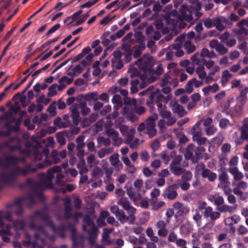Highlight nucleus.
<instances>
[{"label": "nucleus", "mask_w": 248, "mask_h": 248, "mask_svg": "<svg viewBox=\"0 0 248 248\" xmlns=\"http://www.w3.org/2000/svg\"><path fill=\"white\" fill-rule=\"evenodd\" d=\"M21 153L27 156H31L35 161H39L43 160L44 162L37 163L33 165L31 163L27 164L23 167L17 165L19 161L25 162L24 158H19L15 155H6L3 160L0 157L4 165L0 164V166L9 168V171L6 173H0V188L3 183H9L15 180L19 176H26L30 173L36 172L38 170H41L47 167L52 164H56L61 160L59 153L54 150L51 153L52 161L48 159L49 151L48 148H43L40 145L36 144L31 145L27 144L25 149L21 151Z\"/></svg>", "instance_id": "nucleus-1"}, {"label": "nucleus", "mask_w": 248, "mask_h": 248, "mask_svg": "<svg viewBox=\"0 0 248 248\" xmlns=\"http://www.w3.org/2000/svg\"><path fill=\"white\" fill-rule=\"evenodd\" d=\"M29 220L31 222L30 227L32 229L37 228V232L34 235V241H31V236L28 233L25 234V239L22 242V245L27 248H43V245L45 243L43 236L48 237V234L45 229L41 226H37L35 222L41 220L46 223L47 225L52 230L53 232L62 238L65 237V231L69 230L72 233L71 239L73 241L72 248H83L84 246V241L86 237L81 234L77 233L74 225L70 223H62L56 227L50 219L48 215L47 207L45 206L42 209L36 211L29 217Z\"/></svg>", "instance_id": "nucleus-2"}, {"label": "nucleus", "mask_w": 248, "mask_h": 248, "mask_svg": "<svg viewBox=\"0 0 248 248\" xmlns=\"http://www.w3.org/2000/svg\"><path fill=\"white\" fill-rule=\"evenodd\" d=\"M68 163H63L61 166H55L48 169L46 173L41 172L38 174L39 181L32 179L27 180L28 185L34 186L38 190L42 188L53 189L57 193H65L72 191L75 186L72 184H66L63 180L64 175L62 172V168L66 169L68 167Z\"/></svg>", "instance_id": "nucleus-3"}, {"label": "nucleus", "mask_w": 248, "mask_h": 248, "mask_svg": "<svg viewBox=\"0 0 248 248\" xmlns=\"http://www.w3.org/2000/svg\"><path fill=\"white\" fill-rule=\"evenodd\" d=\"M24 185L26 187L30 189V193L17 198L13 203L8 204L7 206L8 208H11L14 215L17 217H20L23 215L25 205L29 208H31L35 203L36 199H43L42 188H39L38 190L34 186L28 185L27 181Z\"/></svg>", "instance_id": "nucleus-4"}, {"label": "nucleus", "mask_w": 248, "mask_h": 248, "mask_svg": "<svg viewBox=\"0 0 248 248\" xmlns=\"http://www.w3.org/2000/svg\"><path fill=\"white\" fill-rule=\"evenodd\" d=\"M19 122L17 121H16V126L10 125L9 122L5 123L2 127V130H0V137H7L10 135L12 131H19ZM22 142V140L17 137L11 138L8 140L0 144V150L6 147L11 151L18 150L21 153V151L23 150V149L21 148Z\"/></svg>", "instance_id": "nucleus-5"}, {"label": "nucleus", "mask_w": 248, "mask_h": 248, "mask_svg": "<svg viewBox=\"0 0 248 248\" xmlns=\"http://www.w3.org/2000/svg\"><path fill=\"white\" fill-rule=\"evenodd\" d=\"M63 201L64 202V213L63 216H58L57 217L58 219L73 218L77 221L78 218L83 216V214L80 212L74 213L73 210L71 207V200L69 197H67L63 198Z\"/></svg>", "instance_id": "nucleus-6"}, {"label": "nucleus", "mask_w": 248, "mask_h": 248, "mask_svg": "<svg viewBox=\"0 0 248 248\" xmlns=\"http://www.w3.org/2000/svg\"><path fill=\"white\" fill-rule=\"evenodd\" d=\"M172 97L171 94H169L164 96L162 94L155 92H153L149 96V100L147 101V105L152 108V105L158 103H162L164 106L170 100Z\"/></svg>", "instance_id": "nucleus-7"}, {"label": "nucleus", "mask_w": 248, "mask_h": 248, "mask_svg": "<svg viewBox=\"0 0 248 248\" xmlns=\"http://www.w3.org/2000/svg\"><path fill=\"white\" fill-rule=\"evenodd\" d=\"M152 57L149 55H144L135 62V65L138 66L140 72L146 73L153 66Z\"/></svg>", "instance_id": "nucleus-8"}, {"label": "nucleus", "mask_w": 248, "mask_h": 248, "mask_svg": "<svg viewBox=\"0 0 248 248\" xmlns=\"http://www.w3.org/2000/svg\"><path fill=\"white\" fill-rule=\"evenodd\" d=\"M157 119L158 115L154 113L146 120L147 134L150 138L154 137L156 134L155 121Z\"/></svg>", "instance_id": "nucleus-9"}, {"label": "nucleus", "mask_w": 248, "mask_h": 248, "mask_svg": "<svg viewBox=\"0 0 248 248\" xmlns=\"http://www.w3.org/2000/svg\"><path fill=\"white\" fill-rule=\"evenodd\" d=\"M20 109V107H19L16 102L13 106L11 108L10 112L4 114L0 118V121L2 120H5V123L7 122L10 123V125H11L12 123H14L15 125H16V121H17L19 122V125H20V122L14 118L12 115V112L14 113L18 112Z\"/></svg>", "instance_id": "nucleus-10"}, {"label": "nucleus", "mask_w": 248, "mask_h": 248, "mask_svg": "<svg viewBox=\"0 0 248 248\" xmlns=\"http://www.w3.org/2000/svg\"><path fill=\"white\" fill-rule=\"evenodd\" d=\"M220 173L218 175L219 183L217 184L218 187H225L229 186L230 182L229 180V176L226 171V168L222 167L217 170Z\"/></svg>", "instance_id": "nucleus-11"}, {"label": "nucleus", "mask_w": 248, "mask_h": 248, "mask_svg": "<svg viewBox=\"0 0 248 248\" xmlns=\"http://www.w3.org/2000/svg\"><path fill=\"white\" fill-rule=\"evenodd\" d=\"M178 186L175 184L171 185L166 187L163 191L162 196L169 200H173L178 196L177 189Z\"/></svg>", "instance_id": "nucleus-12"}, {"label": "nucleus", "mask_w": 248, "mask_h": 248, "mask_svg": "<svg viewBox=\"0 0 248 248\" xmlns=\"http://www.w3.org/2000/svg\"><path fill=\"white\" fill-rule=\"evenodd\" d=\"M232 23L227 17L221 16L214 19V25L216 29L221 31H223L227 26L231 25Z\"/></svg>", "instance_id": "nucleus-13"}, {"label": "nucleus", "mask_w": 248, "mask_h": 248, "mask_svg": "<svg viewBox=\"0 0 248 248\" xmlns=\"http://www.w3.org/2000/svg\"><path fill=\"white\" fill-rule=\"evenodd\" d=\"M122 55L120 50H116L113 52L111 64L112 66L116 69H120L123 67V62L121 59Z\"/></svg>", "instance_id": "nucleus-14"}, {"label": "nucleus", "mask_w": 248, "mask_h": 248, "mask_svg": "<svg viewBox=\"0 0 248 248\" xmlns=\"http://www.w3.org/2000/svg\"><path fill=\"white\" fill-rule=\"evenodd\" d=\"M203 215L204 218H209L212 221H213L218 219L221 214L219 211H213L212 207L208 206L204 210Z\"/></svg>", "instance_id": "nucleus-15"}, {"label": "nucleus", "mask_w": 248, "mask_h": 248, "mask_svg": "<svg viewBox=\"0 0 248 248\" xmlns=\"http://www.w3.org/2000/svg\"><path fill=\"white\" fill-rule=\"evenodd\" d=\"M237 26L239 28L236 31L237 35L244 36L248 34V19L241 20Z\"/></svg>", "instance_id": "nucleus-16"}, {"label": "nucleus", "mask_w": 248, "mask_h": 248, "mask_svg": "<svg viewBox=\"0 0 248 248\" xmlns=\"http://www.w3.org/2000/svg\"><path fill=\"white\" fill-rule=\"evenodd\" d=\"M13 215L12 211H0V227L2 228L4 226L6 227V224L5 223V220L12 223L14 220L12 218Z\"/></svg>", "instance_id": "nucleus-17"}, {"label": "nucleus", "mask_w": 248, "mask_h": 248, "mask_svg": "<svg viewBox=\"0 0 248 248\" xmlns=\"http://www.w3.org/2000/svg\"><path fill=\"white\" fill-rule=\"evenodd\" d=\"M106 133L112 139V140L113 141V145L119 146L122 143V139L119 137L118 132L113 129H109L107 130Z\"/></svg>", "instance_id": "nucleus-18"}, {"label": "nucleus", "mask_w": 248, "mask_h": 248, "mask_svg": "<svg viewBox=\"0 0 248 248\" xmlns=\"http://www.w3.org/2000/svg\"><path fill=\"white\" fill-rule=\"evenodd\" d=\"M133 110L131 105H127L123 108L121 113L123 115L126 116L127 118L131 122H135L139 119V117L133 114Z\"/></svg>", "instance_id": "nucleus-19"}, {"label": "nucleus", "mask_w": 248, "mask_h": 248, "mask_svg": "<svg viewBox=\"0 0 248 248\" xmlns=\"http://www.w3.org/2000/svg\"><path fill=\"white\" fill-rule=\"evenodd\" d=\"M11 229V225L10 224H7L5 229L0 227V236L4 242L8 243L10 242V239L9 236L12 235Z\"/></svg>", "instance_id": "nucleus-20"}, {"label": "nucleus", "mask_w": 248, "mask_h": 248, "mask_svg": "<svg viewBox=\"0 0 248 248\" xmlns=\"http://www.w3.org/2000/svg\"><path fill=\"white\" fill-rule=\"evenodd\" d=\"M173 113H177L179 116L183 117L186 114V111L183 106H181L175 100L171 101L170 103Z\"/></svg>", "instance_id": "nucleus-21"}, {"label": "nucleus", "mask_w": 248, "mask_h": 248, "mask_svg": "<svg viewBox=\"0 0 248 248\" xmlns=\"http://www.w3.org/2000/svg\"><path fill=\"white\" fill-rule=\"evenodd\" d=\"M124 103L125 104H127L128 105H131L132 106V108L133 107V106L134 109L133 111L139 115H142L145 111V109L144 107L142 106L137 107L136 106V100L135 99H133L131 100L129 98H125L124 99Z\"/></svg>", "instance_id": "nucleus-22"}, {"label": "nucleus", "mask_w": 248, "mask_h": 248, "mask_svg": "<svg viewBox=\"0 0 248 248\" xmlns=\"http://www.w3.org/2000/svg\"><path fill=\"white\" fill-rule=\"evenodd\" d=\"M228 170L233 177V181L232 182V186H234L235 181L241 180L244 177L243 173L239 171L237 167H231Z\"/></svg>", "instance_id": "nucleus-23"}, {"label": "nucleus", "mask_w": 248, "mask_h": 248, "mask_svg": "<svg viewBox=\"0 0 248 248\" xmlns=\"http://www.w3.org/2000/svg\"><path fill=\"white\" fill-rule=\"evenodd\" d=\"M119 155L115 153L112 154L109 158V160L111 165L116 170H119L123 168V164L119 160Z\"/></svg>", "instance_id": "nucleus-24"}, {"label": "nucleus", "mask_w": 248, "mask_h": 248, "mask_svg": "<svg viewBox=\"0 0 248 248\" xmlns=\"http://www.w3.org/2000/svg\"><path fill=\"white\" fill-rule=\"evenodd\" d=\"M209 72L207 74V78L204 80V83L208 84L213 81H215L213 76L216 73L219 72L220 71V67L218 65H215L212 68L209 69Z\"/></svg>", "instance_id": "nucleus-25"}, {"label": "nucleus", "mask_w": 248, "mask_h": 248, "mask_svg": "<svg viewBox=\"0 0 248 248\" xmlns=\"http://www.w3.org/2000/svg\"><path fill=\"white\" fill-rule=\"evenodd\" d=\"M193 228V225L190 222L187 221L180 226L179 233L182 236L187 235L192 232Z\"/></svg>", "instance_id": "nucleus-26"}, {"label": "nucleus", "mask_w": 248, "mask_h": 248, "mask_svg": "<svg viewBox=\"0 0 248 248\" xmlns=\"http://www.w3.org/2000/svg\"><path fill=\"white\" fill-rule=\"evenodd\" d=\"M208 200L217 206H220L224 204V200L222 196L218 194L214 195H209L207 197Z\"/></svg>", "instance_id": "nucleus-27"}, {"label": "nucleus", "mask_w": 248, "mask_h": 248, "mask_svg": "<svg viewBox=\"0 0 248 248\" xmlns=\"http://www.w3.org/2000/svg\"><path fill=\"white\" fill-rule=\"evenodd\" d=\"M202 121H199L192 127L191 130V133L193 136V140L197 138L201 137L202 135V129L200 127Z\"/></svg>", "instance_id": "nucleus-28"}, {"label": "nucleus", "mask_w": 248, "mask_h": 248, "mask_svg": "<svg viewBox=\"0 0 248 248\" xmlns=\"http://www.w3.org/2000/svg\"><path fill=\"white\" fill-rule=\"evenodd\" d=\"M114 229L112 228H105L103 229V232L102 234V241L105 245L108 246L111 244V241L109 240V234L111 233Z\"/></svg>", "instance_id": "nucleus-29"}, {"label": "nucleus", "mask_w": 248, "mask_h": 248, "mask_svg": "<svg viewBox=\"0 0 248 248\" xmlns=\"http://www.w3.org/2000/svg\"><path fill=\"white\" fill-rule=\"evenodd\" d=\"M156 106L159 115L163 118H168L171 116V113L170 111L166 109V106L165 105L163 106L162 103H158Z\"/></svg>", "instance_id": "nucleus-30"}, {"label": "nucleus", "mask_w": 248, "mask_h": 248, "mask_svg": "<svg viewBox=\"0 0 248 248\" xmlns=\"http://www.w3.org/2000/svg\"><path fill=\"white\" fill-rule=\"evenodd\" d=\"M125 210L127 211L128 216H127L128 223L129 224H133L136 219L135 214H136V209L133 206H130Z\"/></svg>", "instance_id": "nucleus-31"}, {"label": "nucleus", "mask_w": 248, "mask_h": 248, "mask_svg": "<svg viewBox=\"0 0 248 248\" xmlns=\"http://www.w3.org/2000/svg\"><path fill=\"white\" fill-rule=\"evenodd\" d=\"M11 228L13 227L14 229L17 231L23 230L26 225V222L24 219H16L14 220L12 222Z\"/></svg>", "instance_id": "nucleus-32"}, {"label": "nucleus", "mask_w": 248, "mask_h": 248, "mask_svg": "<svg viewBox=\"0 0 248 248\" xmlns=\"http://www.w3.org/2000/svg\"><path fill=\"white\" fill-rule=\"evenodd\" d=\"M219 87L218 84L214 83L212 85H208L202 89V91L204 95H207L209 93H215L218 91Z\"/></svg>", "instance_id": "nucleus-33"}, {"label": "nucleus", "mask_w": 248, "mask_h": 248, "mask_svg": "<svg viewBox=\"0 0 248 248\" xmlns=\"http://www.w3.org/2000/svg\"><path fill=\"white\" fill-rule=\"evenodd\" d=\"M69 132L64 130L62 132L57 133L56 137L58 142L61 145H63L66 143V139L68 136Z\"/></svg>", "instance_id": "nucleus-34"}, {"label": "nucleus", "mask_w": 248, "mask_h": 248, "mask_svg": "<svg viewBox=\"0 0 248 248\" xmlns=\"http://www.w3.org/2000/svg\"><path fill=\"white\" fill-rule=\"evenodd\" d=\"M202 176L203 178H206L209 182L214 181L217 178L216 173L211 171L209 169H206L202 172Z\"/></svg>", "instance_id": "nucleus-35"}, {"label": "nucleus", "mask_w": 248, "mask_h": 248, "mask_svg": "<svg viewBox=\"0 0 248 248\" xmlns=\"http://www.w3.org/2000/svg\"><path fill=\"white\" fill-rule=\"evenodd\" d=\"M170 168L171 172L175 176H179L185 171V169L181 167V165L170 164Z\"/></svg>", "instance_id": "nucleus-36"}, {"label": "nucleus", "mask_w": 248, "mask_h": 248, "mask_svg": "<svg viewBox=\"0 0 248 248\" xmlns=\"http://www.w3.org/2000/svg\"><path fill=\"white\" fill-rule=\"evenodd\" d=\"M232 77V74L228 70L223 71L220 79V82L222 85L223 87L226 86Z\"/></svg>", "instance_id": "nucleus-37"}, {"label": "nucleus", "mask_w": 248, "mask_h": 248, "mask_svg": "<svg viewBox=\"0 0 248 248\" xmlns=\"http://www.w3.org/2000/svg\"><path fill=\"white\" fill-rule=\"evenodd\" d=\"M199 54L196 53L191 57L192 65L193 66L198 65V66H204L205 59L203 58H199Z\"/></svg>", "instance_id": "nucleus-38"}, {"label": "nucleus", "mask_w": 248, "mask_h": 248, "mask_svg": "<svg viewBox=\"0 0 248 248\" xmlns=\"http://www.w3.org/2000/svg\"><path fill=\"white\" fill-rule=\"evenodd\" d=\"M195 73L201 80H206L207 74L205 70L204 66H198L195 69Z\"/></svg>", "instance_id": "nucleus-39"}, {"label": "nucleus", "mask_w": 248, "mask_h": 248, "mask_svg": "<svg viewBox=\"0 0 248 248\" xmlns=\"http://www.w3.org/2000/svg\"><path fill=\"white\" fill-rule=\"evenodd\" d=\"M195 151L194 145L192 144H189L186 148V152L185 153V157L187 160L195 158V156H193V152Z\"/></svg>", "instance_id": "nucleus-40"}, {"label": "nucleus", "mask_w": 248, "mask_h": 248, "mask_svg": "<svg viewBox=\"0 0 248 248\" xmlns=\"http://www.w3.org/2000/svg\"><path fill=\"white\" fill-rule=\"evenodd\" d=\"M236 207L223 204L221 206L217 207L216 209L220 213L229 212L230 214L234 212Z\"/></svg>", "instance_id": "nucleus-41"}, {"label": "nucleus", "mask_w": 248, "mask_h": 248, "mask_svg": "<svg viewBox=\"0 0 248 248\" xmlns=\"http://www.w3.org/2000/svg\"><path fill=\"white\" fill-rule=\"evenodd\" d=\"M180 10L182 11L181 16L183 19L187 21H190L192 20L193 18L191 12L187 9L184 6H182L181 7Z\"/></svg>", "instance_id": "nucleus-42"}, {"label": "nucleus", "mask_w": 248, "mask_h": 248, "mask_svg": "<svg viewBox=\"0 0 248 248\" xmlns=\"http://www.w3.org/2000/svg\"><path fill=\"white\" fill-rule=\"evenodd\" d=\"M240 220L239 216L234 215L232 217H228L225 219L224 222L225 225L228 226L233 225L234 224L237 223Z\"/></svg>", "instance_id": "nucleus-43"}, {"label": "nucleus", "mask_w": 248, "mask_h": 248, "mask_svg": "<svg viewBox=\"0 0 248 248\" xmlns=\"http://www.w3.org/2000/svg\"><path fill=\"white\" fill-rule=\"evenodd\" d=\"M133 57L137 58L140 56L143 50L145 48V44H139L134 47Z\"/></svg>", "instance_id": "nucleus-44"}, {"label": "nucleus", "mask_w": 248, "mask_h": 248, "mask_svg": "<svg viewBox=\"0 0 248 248\" xmlns=\"http://www.w3.org/2000/svg\"><path fill=\"white\" fill-rule=\"evenodd\" d=\"M185 38L186 35L185 34L180 35L176 38L175 43L172 45V47L174 49L181 48L182 46L183 42L185 40Z\"/></svg>", "instance_id": "nucleus-45"}, {"label": "nucleus", "mask_w": 248, "mask_h": 248, "mask_svg": "<svg viewBox=\"0 0 248 248\" xmlns=\"http://www.w3.org/2000/svg\"><path fill=\"white\" fill-rule=\"evenodd\" d=\"M234 187L232 189V192H235V191H242V190H245L248 187V184L242 180H239V181L237 183H234Z\"/></svg>", "instance_id": "nucleus-46"}, {"label": "nucleus", "mask_w": 248, "mask_h": 248, "mask_svg": "<svg viewBox=\"0 0 248 248\" xmlns=\"http://www.w3.org/2000/svg\"><path fill=\"white\" fill-rule=\"evenodd\" d=\"M111 101L112 103L114 104L113 107H115L117 108H120L122 107V98L120 95H114Z\"/></svg>", "instance_id": "nucleus-47"}, {"label": "nucleus", "mask_w": 248, "mask_h": 248, "mask_svg": "<svg viewBox=\"0 0 248 248\" xmlns=\"http://www.w3.org/2000/svg\"><path fill=\"white\" fill-rule=\"evenodd\" d=\"M192 219L198 227L202 225V216L199 210H195Z\"/></svg>", "instance_id": "nucleus-48"}, {"label": "nucleus", "mask_w": 248, "mask_h": 248, "mask_svg": "<svg viewBox=\"0 0 248 248\" xmlns=\"http://www.w3.org/2000/svg\"><path fill=\"white\" fill-rule=\"evenodd\" d=\"M172 78V72L170 71L165 74L161 80V86L170 85V80Z\"/></svg>", "instance_id": "nucleus-49"}, {"label": "nucleus", "mask_w": 248, "mask_h": 248, "mask_svg": "<svg viewBox=\"0 0 248 248\" xmlns=\"http://www.w3.org/2000/svg\"><path fill=\"white\" fill-rule=\"evenodd\" d=\"M200 56L204 58L205 57L208 58H213L216 57V55L213 51H209L207 48H203L201 51Z\"/></svg>", "instance_id": "nucleus-50"}, {"label": "nucleus", "mask_w": 248, "mask_h": 248, "mask_svg": "<svg viewBox=\"0 0 248 248\" xmlns=\"http://www.w3.org/2000/svg\"><path fill=\"white\" fill-rule=\"evenodd\" d=\"M104 170H105L106 178L104 179L105 183H109L111 180V175L113 173V170L111 167H104Z\"/></svg>", "instance_id": "nucleus-51"}, {"label": "nucleus", "mask_w": 248, "mask_h": 248, "mask_svg": "<svg viewBox=\"0 0 248 248\" xmlns=\"http://www.w3.org/2000/svg\"><path fill=\"white\" fill-rule=\"evenodd\" d=\"M205 151V148L202 146H199L197 148L195 152V158L192 159V162L193 163H197L199 158L201 157L202 154Z\"/></svg>", "instance_id": "nucleus-52"}, {"label": "nucleus", "mask_w": 248, "mask_h": 248, "mask_svg": "<svg viewBox=\"0 0 248 248\" xmlns=\"http://www.w3.org/2000/svg\"><path fill=\"white\" fill-rule=\"evenodd\" d=\"M190 209L187 206H184L179 211H176L175 213L174 217L176 219L180 217L186 216L189 212Z\"/></svg>", "instance_id": "nucleus-53"}, {"label": "nucleus", "mask_w": 248, "mask_h": 248, "mask_svg": "<svg viewBox=\"0 0 248 248\" xmlns=\"http://www.w3.org/2000/svg\"><path fill=\"white\" fill-rule=\"evenodd\" d=\"M117 219L122 224L128 222L127 216L123 210H121L116 215Z\"/></svg>", "instance_id": "nucleus-54"}, {"label": "nucleus", "mask_w": 248, "mask_h": 248, "mask_svg": "<svg viewBox=\"0 0 248 248\" xmlns=\"http://www.w3.org/2000/svg\"><path fill=\"white\" fill-rule=\"evenodd\" d=\"M184 46L187 53L188 54L193 52L196 49L195 46L192 44L190 40L186 41Z\"/></svg>", "instance_id": "nucleus-55"}, {"label": "nucleus", "mask_w": 248, "mask_h": 248, "mask_svg": "<svg viewBox=\"0 0 248 248\" xmlns=\"http://www.w3.org/2000/svg\"><path fill=\"white\" fill-rule=\"evenodd\" d=\"M78 107L81 109V113L83 116H86L90 112V109L87 107V104L84 101H81L79 104Z\"/></svg>", "instance_id": "nucleus-56"}, {"label": "nucleus", "mask_w": 248, "mask_h": 248, "mask_svg": "<svg viewBox=\"0 0 248 248\" xmlns=\"http://www.w3.org/2000/svg\"><path fill=\"white\" fill-rule=\"evenodd\" d=\"M43 108V106L42 105L38 103H37V104L33 103L29 107L28 111L30 113L34 111L40 112L42 110Z\"/></svg>", "instance_id": "nucleus-57"}, {"label": "nucleus", "mask_w": 248, "mask_h": 248, "mask_svg": "<svg viewBox=\"0 0 248 248\" xmlns=\"http://www.w3.org/2000/svg\"><path fill=\"white\" fill-rule=\"evenodd\" d=\"M146 233L147 236L150 238L151 241L153 242H157L158 241V237L154 235V231L152 228H148L146 231Z\"/></svg>", "instance_id": "nucleus-58"}, {"label": "nucleus", "mask_w": 248, "mask_h": 248, "mask_svg": "<svg viewBox=\"0 0 248 248\" xmlns=\"http://www.w3.org/2000/svg\"><path fill=\"white\" fill-rule=\"evenodd\" d=\"M91 51V48L90 47H86L84 48L81 53L77 55L74 58V61L77 62L84 57L87 54Z\"/></svg>", "instance_id": "nucleus-59"}, {"label": "nucleus", "mask_w": 248, "mask_h": 248, "mask_svg": "<svg viewBox=\"0 0 248 248\" xmlns=\"http://www.w3.org/2000/svg\"><path fill=\"white\" fill-rule=\"evenodd\" d=\"M132 52L133 51L130 48L125 49L124 53V60L125 62L128 63L131 62L132 57Z\"/></svg>", "instance_id": "nucleus-60"}, {"label": "nucleus", "mask_w": 248, "mask_h": 248, "mask_svg": "<svg viewBox=\"0 0 248 248\" xmlns=\"http://www.w3.org/2000/svg\"><path fill=\"white\" fill-rule=\"evenodd\" d=\"M117 204L121 206L124 210L131 206L129 202L126 198L122 197L117 202Z\"/></svg>", "instance_id": "nucleus-61"}, {"label": "nucleus", "mask_w": 248, "mask_h": 248, "mask_svg": "<svg viewBox=\"0 0 248 248\" xmlns=\"http://www.w3.org/2000/svg\"><path fill=\"white\" fill-rule=\"evenodd\" d=\"M135 133V129L134 128H131L125 136L126 138L125 140L124 143L126 144H129L134 138V134Z\"/></svg>", "instance_id": "nucleus-62"}, {"label": "nucleus", "mask_w": 248, "mask_h": 248, "mask_svg": "<svg viewBox=\"0 0 248 248\" xmlns=\"http://www.w3.org/2000/svg\"><path fill=\"white\" fill-rule=\"evenodd\" d=\"M160 191L158 188H154L150 194L151 198L150 200V202L157 201L158 197L160 196Z\"/></svg>", "instance_id": "nucleus-63"}, {"label": "nucleus", "mask_w": 248, "mask_h": 248, "mask_svg": "<svg viewBox=\"0 0 248 248\" xmlns=\"http://www.w3.org/2000/svg\"><path fill=\"white\" fill-rule=\"evenodd\" d=\"M183 174L181 179H178L179 182H182V181L187 182L191 180L193 175L190 171H185Z\"/></svg>", "instance_id": "nucleus-64"}]
</instances>
